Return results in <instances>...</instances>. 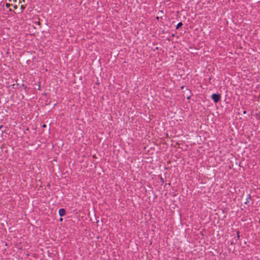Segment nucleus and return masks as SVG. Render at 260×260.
I'll use <instances>...</instances> for the list:
<instances>
[{
    "instance_id": "f257e3e1",
    "label": "nucleus",
    "mask_w": 260,
    "mask_h": 260,
    "mask_svg": "<svg viewBox=\"0 0 260 260\" xmlns=\"http://www.w3.org/2000/svg\"><path fill=\"white\" fill-rule=\"evenodd\" d=\"M211 98L215 103H217L220 100V95L219 94H213Z\"/></svg>"
},
{
    "instance_id": "20e7f679",
    "label": "nucleus",
    "mask_w": 260,
    "mask_h": 260,
    "mask_svg": "<svg viewBox=\"0 0 260 260\" xmlns=\"http://www.w3.org/2000/svg\"><path fill=\"white\" fill-rule=\"evenodd\" d=\"M21 8L22 9H23L24 8V6L23 5H22L21 6Z\"/></svg>"
},
{
    "instance_id": "0eeeda50",
    "label": "nucleus",
    "mask_w": 260,
    "mask_h": 260,
    "mask_svg": "<svg viewBox=\"0 0 260 260\" xmlns=\"http://www.w3.org/2000/svg\"><path fill=\"white\" fill-rule=\"evenodd\" d=\"M22 1L24 3L25 2V0H22Z\"/></svg>"
},
{
    "instance_id": "423d86ee",
    "label": "nucleus",
    "mask_w": 260,
    "mask_h": 260,
    "mask_svg": "<svg viewBox=\"0 0 260 260\" xmlns=\"http://www.w3.org/2000/svg\"><path fill=\"white\" fill-rule=\"evenodd\" d=\"M60 221H62V218H61L60 219Z\"/></svg>"
},
{
    "instance_id": "7ed1b4c3",
    "label": "nucleus",
    "mask_w": 260,
    "mask_h": 260,
    "mask_svg": "<svg viewBox=\"0 0 260 260\" xmlns=\"http://www.w3.org/2000/svg\"><path fill=\"white\" fill-rule=\"evenodd\" d=\"M182 25V23L181 22H179L177 26H176V29H178L180 27H181V26Z\"/></svg>"
},
{
    "instance_id": "f03ea898",
    "label": "nucleus",
    "mask_w": 260,
    "mask_h": 260,
    "mask_svg": "<svg viewBox=\"0 0 260 260\" xmlns=\"http://www.w3.org/2000/svg\"><path fill=\"white\" fill-rule=\"evenodd\" d=\"M59 214L60 216H63L66 214V211L64 209H60L59 210Z\"/></svg>"
},
{
    "instance_id": "39448f33",
    "label": "nucleus",
    "mask_w": 260,
    "mask_h": 260,
    "mask_svg": "<svg viewBox=\"0 0 260 260\" xmlns=\"http://www.w3.org/2000/svg\"><path fill=\"white\" fill-rule=\"evenodd\" d=\"M42 126H43V127H46V125L44 124Z\"/></svg>"
}]
</instances>
